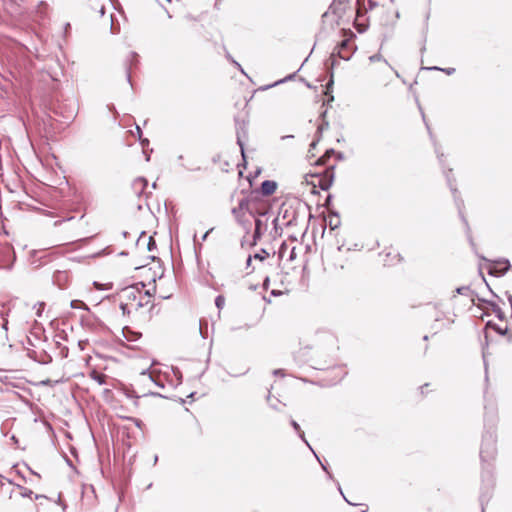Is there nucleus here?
<instances>
[{
	"mask_svg": "<svg viewBox=\"0 0 512 512\" xmlns=\"http://www.w3.org/2000/svg\"><path fill=\"white\" fill-rule=\"evenodd\" d=\"M273 194H244L238 201V205L231 209V213L236 223L241 226L248 234L251 228V222L245 218V213L249 215H270L273 209L275 199Z\"/></svg>",
	"mask_w": 512,
	"mask_h": 512,
	"instance_id": "1",
	"label": "nucleus"
},
{
	"mask_svg": "<svg viewBox=\"0 0 512 512\" xmlns=\"http://www.w3.org/2000/svg\"><path fill=\"white\" fill-rule=\"evenodd\" d=\"M484 415V433L480 446V459L483 463H489L494 460L497 455V435H496V416L493 411L485 407Z\"/></svg>",
	"mask_w": 512,
	"mask_h": 512,
	"instance_id": "2",
	"label": "nucleus"
},
{
	"mask_svg": "<svg viewBox=\"0 0 512 512\" xmlns=\"http://www.w3.org/2000/svg\"><path fill=\"white\" fill-rule=\"evenodd\" d=\"M334 166L329 167L324 172L309 173L303 177L301 185L303 189H309V192H317L319 187L323 191H327L334 180Z\"/></svg>",
	"mask_w": 512,
	"mask_h": 512,
	"instance_id": "3",
	"label": "nucleus"
},
{
	"mask_svg": "<svg viewBox=\"0 0 512 512\" xmlns=\"http://www.w3.org/2000/svg\"><path fill=\"white\" fill-rule=\"evenodd\" d=\"M16 260L14 248L9 243L0 244V264L3 268L11 270Z\"/></svg>",
	"mask_w": 512,
	"mask_h": 512,
	"instance_id": "4",
	"label": "nucleus"
},
{
	"mask_svg": "<svg viewBox=\"0 0 512 512\" xmlns=\"http://www.w3.org/2000/svg\"><path fill=\"white\" fill-rule=\"evenodd\" d=\"M488 329H492L493 331H495L497 334H499L500 336H507L509 335V329L508 327H504L502 328L501 326H499L498 324L494 323L493 321H488L486 322L485 324V343L483 345V348H482V354H483V360H484V365H485V370L487 371V363H486V357H487V347L489 345V334L487 332Z\"/></svg>",
	"mask_w": 512,
	"mask_h": 512,
	"instance_id": "5",
	"label": "nucleus"
},
{
	"mask_svg": "<svg viewBox=\"0 0 512 512\" xmlns=\"http://www.w3.org/2000/svg\"><path fill=\"white\" fill-rule=\"evenodd\" d=\"M267 215H252L255 222V228L253 232V241L252 245H256L257 242L262 238L264 233L267 231L268 224L267 219L263 220V217H266Z\"/></svg>",
	"mask_w": 512,
	"mask_h": 512,
	"instance_id": "6",
	"label": "nucleus"
},
{
	"mask_svg": "<svg viewBox=\"0 0 512 512\" xmlns=\"http://www.w3.org/2000/svg\"><path fill=\"white\" fill-rule=\"evenodd\" d=\"M510 268L511 264L508 259H499L490 265L488 273L491 276L502 277L510 270Z\"/></svg>",
	"mask_w": 512,
	"mask_h": 512,
	"instance_id": "7",
	"label": "nucleus"
},
{
	"mask_svg": "<svg viewBox=\"0 0 512 512\" xmlns=\"http://www.w3.org/2000/svg\"><path fill=\"white\" fill-rule=\"evenodd\" d=\"M455 204L458 208V213H459V216L462 220V222L464 223L465 225V229H466V236H467V240L472 248V250L476 253V244L474 242V239L472 237V233H471V228L469 226V223L464 215V212H463V207L461 206L462 205V201L459 197H456L455 198Z\"/></svg>",
	"mask_w": 512,
	"mask_h": 512,
	"instance_id": "8",
	"label": "nucleus"
},
{
	"mask_svg": "<svg viewBox=\"0 0 512 512\" xmlns=\"http://www.w3.org/2000/svg\"><path fill=\"white\" fill-rule=\"evenodd\" d=\"M146 285L144 282H139L135 285L128 286L123 289V294L127 300L135 301L137 299V294L141 292V289Z\"/></svg>",
	"mask_w": 512,
	"mask_h": 512,
	"instance_id": "9",
	"label": "nucleus"
},
{
	"mask_svg": "<svg viewBox=\"0 0 512 512\" xmlns=\"http://www.w3.org/2000/svg\"><path fill=\"white\" fill-rule=\"evenodd\" d=\"M52 281L60 289H64L69 281V275L66 271L57 270L52 276Z\"/></svg>",
	"mask_w": 512,
	"mask_h": 512,
	"instance_id": "10",
	"label": "nucleus"
},
{
	"mask_svg": "<svg viewBox=\"0 0 512 512\" xmlns=\"http://www.w3.org/2000/svg\"><path fill=\"white\" fill-rule=\"evenodd\" d=\"M236 135H237V144L239 145L242 157L245 160L243 138L246 137L247 133H246V130H245V123L244 122L242 124L237 123Z\"/></svg>",
	"mask_w": 512,
	"mask_h": 512,
	"instance_id": "11",
	"label": "nucleus"
},
{
	"mask_svg": "<svg viewBox=\"0 0 512 512\" xmlns=\"http://www.w3.org/2000/svg\"><path fill=\"white\" fill-rule=\"evenodd\" d=\"M28 197V202L18 201L19 208L21 210H40L36 203H41L38 199L31 196V194H25Z\"/></svg>",
	"mask_w": 512,
	"mask_h": 512,
	"instance_id": "12",
	"label": "nucleus"
},
{
	"mask_svg": "<svg viewBox=\"0 0 512 512\" xmlns=\"http://www.w3.org/2000/svg\"><path fill=\"white\" fill-rule=\"evenodd\" d=\"M138 64V54L136 52H131L127 59V67H126V77L129 84H131V68Z\"/></svg>",
	"mask_w": 512,
	"mask_h": 512,
	"instance_id": "13",
	"label": "nucleus"
},
{
	"mask_svg": "<svg viewBox=\"0 0 512 512\" xmlns=\"http://www.w3.org/2000/svg\"><path fill=\"white\" fill-rule=\"evenodd\" d=\"M495 313L496 317L500 321H504L506 319L505 313L502 311V309L499 307V305L493 301L483 300Z\"/></svg>",
	"mask_w": 512,
	"mask_h": 512,
	"instance_id": "14",
	"label": "nucleus"
},
{
	"mask_svg": "<svg viewBox=\"0 0 512 512\" xmlns=\"http://www.w3.org/2000/svg\"><path fill=\"white\" fill-rule=\"evenodd\" d=\"M148 186L147 179L143 177L136 178L132 183V189L134 192H144Z\"/></svg>",
	"mask_w": 512,
	"mask_h": 512,
	"instance_id": "15",
	"label": "nucleus"
},
{
	"mask_svg": "<svg viewBox=\"0 0 512 512\" xmlns=\"http://www.w3.org/2000/svg\"><path fill=\"white\" fill-rule=\"evenodd\" d=\"M278 188V184L273 180H265L261 184V188L259 192H275Z\"/></svg>",
	"mask_w": 512,
	"mask_h": 512,
	"instance_id": "16",
	"label": "nucleus"
},
{
	"mask_svg": "<svg viewBox=\"0 0 512 512\" xmlns=\"http://www.w3.org/2000/svg\"><path fill=\"white\" fill-rule=\"evenodd\" d=\"M349 47V41L343 40L339 45V50L337 52L338 56L344 60H348L350 58V53L346 52V49Z\"/></svg>",
	"mask_w": 512,
	"mask_h": 512,
	"instance_id": "17",
	"label": "nucleus"
},
{
	"mask_svg": "<svg viewBox=\"0 0 512 512\" xmlns=\"http://www.w3.org/2000/svg\"><path fill=\"white\" fill-rule=\"evenodd\" d=\"M340 224H341V222L339 219V214L337 212L331 211L329 220H328V225H329L330 229L335 230L340 226Z\"/></svg>",
	"mask_w": 512,
	"mask_h": 512,
	"instance_id": "18",
	"label": "nucleus"
},
{
	"mask_svg": "<svg viewBox=\"0 0 512 512\" xmlns=\"http://www.w3.org/2000/svg\"><path fill=\"white\" fill-rule=\"evenodd\" d=\"M123 335L128 341H137L141 337V333L135 332L129 327L123 328Z\"/></svg>",
	"mask_w": 512,
	"mask_h": 512,
	"instance_id": "19",
	"label": "nucleus"
},
{
	"mask_svg": "<svg viewBox=\"0 0 512 512\" xmlns=\"http://www.w3.org/2000/svg\"><path fill=\"white\" fill-rule=\"evenodd\" d=\"M90 377L96 381L99 385H103L106 383V379H107V375L103 374V373H100V372H97V371H92L90 373Z\"/></svg>",
	"mask_w": 512,
	"mask_h": 512,
	"instance_id": "20",
	"label": "nucleus"
},
{
	"mask_svg": "<svg viewBox=\"0 0 512 512\" xmlns=\"http://www.w3.org/2000/svg\"><path fill=\"white\" fill-rule=\"evenodd\" d=\"M70 307L73 309H82L85 311H89V307L87 306V304L85 302H83L82 300H78V299L72 300L70 302Z\"/></svg>",
	"mask_w": 512,
	"mask_h": 512,
	"instance_id": "21",
	"label": "nucleus"
},
{
	"mask_svg": "<svg viewBox=\"0 0 512 512\" xmlns=\"http://www.w3.org/2000/svg\"><path fill=\"white\" fill-rule=\"evenodd\" d=\"M326 114H327V111H323L320 115V117L322 119V123L318 126V129H317V133L319 135H321L323 130L328 129V127H329V122L326 120Z\"/></svg>",
	"mask_w": 512,
	"mask_h": 512,
	"instance_id": "22",
	"label": "nucleus"
},
{
	"mask_svg": "<svg viewBox=\"0 0 512 512\" xmlns=\"http://www.w3.org/2000/svg\"><path fill=\"white\" fill-rule=\"evenodd\" d=\"M455 294H459L462 296H472L473 291L470 289L469 286H461L456 288Z\"/></svg>",
	"mask_w": 512,
	"mask_h": 512,
	"instance_id": "23",
	"label": "nucleus"
},
{
	"mask_svg": "<svg viewBox=\"0 0 512 512\" xmlns=\"http://www.w3.org/2000/svg\"><path fill=\"white\" fill-rule=\"evenodd\" d=\"M266 399H267V402H268V405L270 406V408H272L273 410H276V411L280 410L279 406H278L280 401L278 399L273 400L270 391H268V395H267Z\"/></svg>",
	"mask_w": 512,
	"mask_h": 512,
	"instance_id": "24",
	"label": "nucleus"
},
{
	"mask_svg": "<svg viewBox=\"0 0 512 512\" xmlns=\"http://www.w3.org/2000/svg\"><path fill=\"white\" fill-rule=\"evenodd\" d=\"M335 154V150L334 149H328L326 150L325 154L323 156H321L318 160H317V164L319 165H324L326 164V161L327 159L330 158L331 155Z\"/></svg>",
	"mask_w": 512,
	"mask_h": 512,
	"instance_id": "25",
	"label": "nucleus"
},
{
	"mask_svg": "<svg viewBox=\"0 0 512 512\" xmlns=\"http://www.w3.org/2000/svg\"><path fill=\"white\" fill-rule=\"evenodd\" d=\"M427 70H438V71H442L444 73H446L447 75H453L456 71L455 68H452V67H449V68H440V67H437V66H433V67H427L426 68Z\"/></svg>",
	"mask_w": 512,
	"mask_h": 512,
	"instance_id": "26",
	"label": "nucleus"
},
{
	"mask_svg": "<svg viewBox=\"0 0 512 512\" xmlns=\"http://www.w3.org/2000/svg\"><path fill=\"white\" fill-rule=\"evenodd\" d=\"M268 257H269V253L264 248H262L258 253L254 254V256H253L254 259L259 260V261H264Z\"/></svg>",
	"mask_w": 512,
	"mask_h": 512,
	"instance_id": "27",
	"label": "nucleus"
},
{
	"mask_svg": "<svg viewBox=\"0 0 512 512\" xmlns=\"http://www.w3.org/2000/svg\"><path fill=\"white\" fill-rule=\"evenodd\" d=\"M146 375L148 376V378H149V380H150V381L154 382V383H155L157 386H159L160 388H164V384H163L162 382H160V381H157V380L152 376V374H151V373H149V370H144V371H142L141 376H143V377H144V376H146Z\"/></svg>",
	"mask_w": 512,
	"mask_h": 512,
	"instance_id": "28",
	"label": "nucleus"
},
{
	"mask_svg": "<svg viewBox=\"0 0 512 512\" xmlns=\"http://www.w3.org/2000/svg\"><path fill=\"white\" fill-rule=\"evenodd\" d=\"M215 305L216 307L221 310L224 305H225V298L223 295H218L216 298H215Z\"/></svg>",
	"mask_w": 512,
	"mask_h": 512,
	"instance_id": "29",
	"label": "nucleus"
},
{
	"mask_svg": "<svg viewBox=\"0 0 512 512\" xmlns=\"http://www.w3.org/2000/svg\"><path fill=\"white\" fill-rule=\"evenodd\" d=\"M124 393L125 395L128 397V398H134V399H138L140 398L141 396L134 390V389H128L126 388L124 390Z\"/></svg>",
	"mask_w": 512,
	"mask_h": 512,
	"instance_id": "30",
	"label": "nucleus"
},
{
	"mask_svg": "<svg viewBox=\"0 0 512 512\" xmlns=\"http://www.w3.org/2000/svg\"><path fill=\"white\" fill-rule=\"evenodd\" d=\"M18 488L21 490L20 491V495L22 497H29V498L32 497V495H33V491L32 490H30L28 488H25V487H22L20 485L18 486Z\"/></svg>",
	"mask_w": 512,
	"mask_h": 512,
	"instance_id": "31",
	"label": "nucleus"
},
{
	"mask_svg": "<svg viewBox=\"0 0 512 512\" xmlns=\"http://www.w3.org/2000/svg\"><path fill=\"white\" fill-rule=\"evenodd\" d=\"M136 129H137V133L139 135V139H140L141 145H142L143 149H145V147L148 146V144H149V140L146 139V138H144V139L141 138L142 132H141V129H140L139 126H137Z\"/></svg>",
	"mask_w": 512,
	"mask_h": 512,
	"instance_id": "32",
	"label": "nucleus"
},
{
	"mask_svg": "<svg viewBox=\"0 0 512 512\" xmlns=\"http://www.w3.org/2000/svg\"><path fill=\"white\" fill-rule=\"evenodd\" d=\"M332 194H326L325 200H324V206L331 212L330 206L332 205Z\"/></svg>",
	"mask_w": 512,
	"mask_h": 512,
	"instance_id": "33",
	"label": "nucleus"
},
{
	"mask_svg": "<svg viewBox=\"0 0 512 512\" xmlns=\"http://www.w3.org/2000/svg\"><path fill=\"white\" fill-rule=\"evenodd\" d=\"M369 60H370V62H376V61L383 60L386 64H388V62L385 59H383V57H382V55L380 53H377V54H374V55L370 56Z\"/></svg>",
	"mask_w": 512,
	"mask_h": 512,
	"instance_id": "34",
	"label": "nucleus"
},
{
	"mask_svg": "<svg viewBox=\"0 0 512 512\" xmlns=\"http://www.w3.org/2000/svg\"><path fill=\"white\" fill-rule=\"evenodd\" d=\"M147 249L149 251L156 249V241L154 240V238L152 236L149 237V241L147 243Z\"/></svg>",
	"mask_w": 512,
	"mask_h": 512,
	"instance_id": "35",
	"label": "nucleus"
},
{
	"mask_svg": "<svg viewBox=\"0 0 512 512\" xmlns=\"http://www.w3.org/2000/svg\"><path fill=\"white\" fill-rule=\"evenodd\" d=\"M299 438L309 447V449L313 452V448L311 447V445L309 444V442L307 441L306 437H305V433L301 430V432H298L297 433Z\"/></svg>",
	"mask_w": 512,
	"mask_h": 512,
	"instance_id": "36",
	"label": "nucleus"
},
{
	"mask_svg": "<svg viewBox=\"0 0 512 512\" xmlns=\"http://www.w3.org/2000/svg\"><path fill=\"white\" fill-rule=\"evenodd\" d=\"M313 454L315 455V457L317 458V460L319 461L320 465H321V468L323 469V471H325L329 478H332V474L328 471V468L325 464H323L320 460V458L318 457V455L315 453V451H313Z\"/></svg>",
	"mask_w": 512,
	"mask_h": 512,
	"instance_id": "37",
	"label": "nucleus"
},
{
	"mask_svg": "<svg viewBox=\"0 0 512 512\" xmlns=\"http://www.w3.org/2000/svg\"><path fill=\"white\" fill-rule=\"evenodd\" d=\"M293 78H294V74H291V75H289V76L285 77L284 79H281V80H279V81H276L274 84L267 86V88H269V87H273V86H276V85H278V84H281V83H283V82H285V81H287V80H291V79H293Z\"/></svg>",
	"mask_w": 512,
	"mask_h": 512,
	"instance_id": "38",
	"label": "nucleus"
},
{
	"mask_svg": "<svg viewBox=\"0 0 512 512\" xmlns=\"http://www.w3.org/2000/svg\"><path fill=\"white\" fill-rule=\"evenodd\" d=\"M44 307H45V303H44V302H39V303H38V309H37V312H36V315H37L38 317H41V316H42V313H43Z\"/></svg>",
	"mask_w": 512,
	"mask_h": 512,
	"instance_id": "39",
	"label": "nucleus"
},
{
	"mask_svg": "<svg viewBox=\"0 0 512 512\" xmlns=\"http://www.w3.org/2000/svg\"><path fill=\"white\" fill-rule=\"evenodd\" d=\"M435 152L437 154V158L439 160V162L443 165V162H444V153L441 152L437 147L435 148Z\"/></svg>",
	"mask_w": 512,
	"mask_h": 512,
	"instance_id": "40",
	"label": "nucleus"
},
{
	"mask_svg": "<svg viewBox=\"0 0 512 512\" xmlns=\"http://www.w3.org/2000/svg\"><path fill=\"white\" fill-rule=\"evenodd\" d=\"M141 396H153V397H161V398H167L166 396L158 393V392H147V393H143Z\"/></svg>",
	"mask_w": 512,
	"mask_h": 512,
	"instance_id": "41",
	"label": "nucleus"
},
{
	"mask_svg": "<svg viewBox=\"0 0 512 512\" xmlns=\"http://www.w3.org/2000/svg\"><path fill=\"white\" fill-rule=\"evenodd\" d=\"M290 425L296 431V433L301 432V427L295 420L291 419Z\"/></svg>",
	"mask_w": 512,
	"mask_h": 512,
	"instance_id": "42",
	"label": "nucleus"
},
{
	"mask_svg": "<svg viewBox=\"0 0 512 512\" xmlns=\"http://www.w3.org/2000/svg\"><path fill=\"white\" fill-rule=\"evenodd\" d=\"M120 309L122 310V313L124 315L125 314H129L128 305L126 303H121L120 304Z\"/></svg>",
	"mask_w": 512,
	"mask_h": 512,
	"instance_id": "43",
	"label": "nucleus"
},
{
	"mask_svg": "<svg viewBox=\"0 0 512 512\" xmlns=\"http://www.w3.org/2000/svg\"><path fill=\"white\" fill-rule=\"evenodd\" d=\"M232 64H233L237 69H239L243 74H245V73H244L243 68L241 67V65H240L236 60H232Z\"/></svg>",
	"mask_w": 512,
	"mask_h": 512,
	"instance_id": "44",
	"label": "nucleus"
},
{
	"mask_svg": "<svg viewBox=\"0 0 512 512\" xmlns=\"http://www.w3.org/2000/svg\"><path fill=\"white\" fill-rule=\"evenodd\" d=\"M72 219H73V217H69V218H67V219H63V220H57V221H55V222H54V226H59V225H61V223H62V222H64V221H70V220H72Z\"/></svg>",
	"mask_w": 512,
	"mask_h": 512,
	"instance_id": "45",
	"label": "nucleus"
},
{
	"mask_svg": "<svg viewBox=\"0 0 512 512\" xmlns=\"http://www.w3.org/2000/svg\"><path fill=\"white\" fill-rule=\"evenodd\" d=\"M338 490L339 492L341 493V495L344 497L345 501L347 502V504H350V505H355L354 503L350 502L343 494L342 492V489H341V486L338 484Z\"/></svg>",
	"mask_w": 512,
	"mask_h": 512,
	"instance_id": "46",
	"label": "nucleus"
},
{
	"mask_svg": "<svg viewBox=\"0 0 512 512\" xmlns=\"http://www.w3.org/2000/svg\"><path fill=\"white\" fill-rule=\"evenodd\" d=\"M155 290H156V287L154 286L153 290H146L145 295L148 297H151L154 294Z\"/></svg>",
	"mask_w": 512,
	"mask_h": 512,
	"instance_id": "47",
	"label": "nucleus"
},
{
	"mask_svg": "<svg viewBox=\"0 0 512 512\" xmlns=\"http://www.w3.org/2000/svg\"><path fill=\"white\" fill-rule=\"evenodd\" d=\"M213 231V228L209 229L208 231H206L203 236H202V241H205L209 235V233H211Z\"/></svg>",
	"mask_w": 512,
	"mask_h": 512,
	"instance_id": "48",
	"label": "nucleus"
},
{
	"mask_svg": "<svg viewBox=\"0 0 512 512\" xmlns=\"http://www.w3.org/2000/svg\"><path fill=\"white\" fill-rule=\"evenodd\" d=\"M506 296H507V300L511 307L512 306V294H510L509 292H506Z\"/></svg>",
	"mask_w": 512,
	"mask_h": 512,
	"instance_id": "49",
	"label": "nucleus"
},
{
	"mask_svg": "<svg viewBox=\"0 0 512 512\" xmlns=\"http://www.w3.org/2000/svg\"><path fill=\"white\" fill-rule=\"evenodd\" d=\"M274 375H284V371L282 369H276L273 371Z\"/></svg>",
	"mask_w": 512,
	"mask_h": 512,
	"instance_id": "50",
	"label": "nucleus"
},
{
	"mask_svg": "<svg viewBox=\"0 0 512 512\" xmlns=\"http://www.w3.org/2000/svg\"><path fill=\"white\" fill-rule=\"evenodd\" d=\"M252 256H248L247 260H246V267L249 268L251 266V262H252Z\"/></svg>",
	"mask_w": 512,
	"mask_h": 512,
	"instance_id": "51",
	"label": "nucleus"
},
{
	"mask_svg": "<svg viewBox=\"0 0 512 512\" xmlns=\"http://www.w3.org/2000/svg\"><path fill=\"white\" fill-rule=\"evenodd\" d=\"M278 217H275L272 221V224L274 225V228L277 229V226H278Z\"/></svg>",
	"mask_w": 512,
	"mask_h": 512,
	"instance_id": "52",
	"label": "nucleus"
},
{
	"mask_svg": "<svg viewBox=\"0 0 512 512\" xmlns=\"http://www.w3.org/2000/svg\"><path fill=\"white\" fill-rule=\"evenodd\" d=\"M11 440L13 441V443H14L15 445H18V438H17L15 435H12V436H11Z\"/></svg>",
	"mask_w": 512,
	"mask_h": 512,
	"instance_id": "53",
	"label": "nucleus"
},
{
	"mask_svg": "<svg viewBox=\"0 0 512 512\" xmlns=\"http://www.w3.org/2000/svg\"><path fill=\"white\" fill-rule=\"evenodd\" d=\"M319 141V138L316 140V141H313L311 144H310V149H314L317 145V142Z\"/></svg>",
	"mask_w": 512,
	"mask_h": 512,
	"instance_id": "54",
	"label": "nucleus"
},
{
	"mask_svg": "<svg viewBox=\"0 0 512 512\" xmlns=\"http://www.w3.org/2000/svg\"><path fill=\"white\" fill-rule=\"evenodd\" d=\"M199 325H200V333H201L202 337L206 338V336L203 334L202 321L199 322Z\"/></svg>",
	"mask_w": 512,
	"mask_h": 512,
	"instance_id": "55",
	"label": "nucleus"
},
{
	"mask_svg": "<svg viewBox=\"0 0 512 512\" xmlns=\"http://www.w3.org/2000/svg\"><path fill=\"white\" fill-rule=\"evenodd\" d=\"M148 303H149V301H147V302L145 303V305H147ZM143 306H144V303H142V302H138V304H137V309H139V308H141V307H143Z\"/></svg>",
	"mask_w": 512,
	"mask_h": 512,
	"instance_id": "56",
	"label": "nucleus"
},
{
	"mask_svg": "<svg viewBox=\"0 0 512 512\" xmlns=\"http://www.w3.org/2000/svg\"><path fill=\"white\" fill-rule=\"evenodd\" d=\"M226 58H227L229 61H231V62H232V60H234V59L232 58V56H231L228 52H226Z\"/></svg>",
	"mask_w": 512,
	"mask_h": 512,
	"instance_id": "57",
	"label": "nucleus"
},
{
	"mask_svg": "<svg viewBox=\"0 0 512 512\" xmlns=\"http://www.w3.org/2000/svg\"><path fill=\"white\" fill-rule=\"evenodd\" d=\"M100 14H101V16H103V15L105 14V8H104V6H102V7L100 8Z\"/></svg>",
	"mask_w": 512,
	"mask_h": 512,
	"instance_id": "58",
	"label": "nucleus"
},
{
	"mask_svg": "<svg viewBox=\"0 0 512 512\" xmlns=\"http://www.w3.org/2000/svg\"><path fill=\"white\" fill-rule=\"evenodd\" d=\"M74 117V111H71V113L67 116V119H72Z\"/></svg>",
	"mask_w": 512,
	"mask_h": 512,
	"instance_id": "59",
	"label": "nucleus"
},
{
	"mask_svg": "<svg viewBox=\"0 0 512 512\" xmlns=\"http://www.w3.org/2000/svg\"><path fill=\"white\" fill-rule=\"evenodd\" d=\"M153 461V464L156 465V463L158 462V455L154 456Z\"/></svg>",
	"mask_w": 512,
	"mask_h": 512,
	"instance_id": "60",
	"label": "nucleus"
},
{
	"mask_svg": "<svg viewBox=\"0 0 512 512\" xmlns=\"http://www.w3.org/2000/svg\"><path fill=\"white\" fill-rule=\"evenodd\" d=\"M40 498H46V496H44V495H38V494H36V495H35V499H40Z\"/></svg>",
	"mask_w": 512,
	"mask_h": 512,
	"instance_id": "61",
	"label": "nucleus"
},
{
	"mask_svg": "<svg viewBox=\"0 0 512 512\" xmlns=\"http://www.w3.org/2000/svg\"><path fill=\"white\" fill-rule=\"evenodd\" d=\"M337 157H338L339 159H343V158H344V157H343V154H342V153H340V152H339V153H337Z\"/></svg>",
	"mask_w": 512,
	"mask_h": 512,
	"instance_id": "62",
	"label": "nucleus"
},
{
	"mask_svg": "<svg viewBox=\"0 0 512 512\" xmlns=\"http://www.w3.org/2000/svg\"><path fill=\"white\" fill-rule=\"evenodd\" d=\"M63 351H65L64 356L66 357V356H67V354H68V348H67V347H64V348H63Z\"/></svg>",
	"mask_w": 512,
	"mask_h": 512,
	"instance_id": "63",
	"label": "nucleus"
},
{
	"mask_svg": "<svg viewBox=\"0 0 512 512\" xmlns=\"http://www.w3.org/2000/svg\"><path fill=\"white\" fill-rule=\"evenodd\" d=\"M508 341H509V342H512V334H509V335H508Z\"/></svg>",
	"mask_w": 512,
	"mask_h": 512,
	"instance_id": "64",
	"label": "nucleus"
}]
</instances>
